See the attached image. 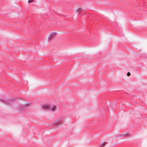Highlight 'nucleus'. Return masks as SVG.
Segmentation results:
<instances>
[{
    "instance_id": "nucleus-6",
    "label": "nucleus",
    "mask_w": 147,
    "mask_h": 147,
    "mask_svg": "<svg viewBox=\"0 0 147 147\" xmlns=\"http://www.w3.org/2000/svg\"><path fill=\"white\" fill-rule=\"evenodd\" d=\"M33 0H28V3H30L33 1Z\"/></svg>"
},
{
    "instance_id": "nucleus-3",
    "label": "nucleus",
    "mask_w": 147,
    "mask_h": 147,
    "mask_svg": "<svg viewBox=\"0 0 147 147\" xmlns=\"http://www.w3.org/2000/svg\"><path fill=\"white\" fill-rule=\"evenodd\" d=\"M105 143L104 142L100 145V146L101 147H103L105 146Z\"/></svg>"
},
{
    "instance_id": "nucleus-2",
    "label": "nucleus",
    "mask_w": 147,
    "mask_h": 147,
    "mask_svg": "<svg viewBox=\"0 0 147 147\" xmlns=\"http://www.w3.org/2000/svg\"><path fill=\"white\" fill-rule=\"evenodd\" d=\"M61 122V121L60 120H58L57 121H56L55 122V123L56 125L58 124H59Z\"/></svg>"
},
{
    "instance_id": "nucleus-4",
    "label": "nucleus",
    "mask_w": 147,
    "mask_h": 147,
    "mask_svg": "<svg viewBox=\"0 0 147 147\" xmlns=\"http://www.w3.org/2000/svg\"><path fill=\"white\" fill-rule=\"evenodd\" d=\"M82 9L79 8L78 10H77V11L79 13L82 11Z\"/></svg>"
},
{
    "instance_id": "nucleus-1",
    "label": "nucleus",
    "mask_w": 147,
    "mask_h": 147,
    "mask_svg": "<svg viewBox=\"0 0 147 147\" xmlns=\"http://www.w3.org/2000/svg\"><path fill=\"white\" fill-rule=\"evenodd\" d=\"M45 109H48L52 111H55L56 110V107L55 106H49L48 105H45L43 107Z\"/></svg>"
},
{
    "instance_id": "nucleus-5",
    "label": "nucleus",
    "mask_w": 147,
    "mask_h": 147,
    "mask_svg": "<svg viewBox=\"0 0 147 147\" xmlns=\"http://www.w3.org/2000/svg\"><path fill=\"white\" fill-rule=\"evenodd\" d=\"M54 35V34H51V35H50L49 37V38H48V39H49L50 38H51Z\"/></svg>"
},
{
    "instance_id": "nucleus-7",
    "label": "nucleus",
    "mask_w": 147,
    "mask_h": 147,
    "mask_svg": "<svg viewBox=\"0 0 147 147\" xmlns=\"http://www.w3.org/2000/svg\"><path fill=\"white\" fill-rule=\"evenodd\" d=\"M130 75V73L129 72H128L127 73V75L128 76H129Z\"/></svg>"
}]
</instances>
